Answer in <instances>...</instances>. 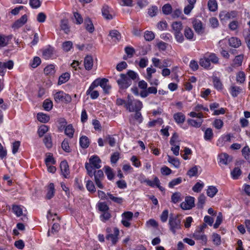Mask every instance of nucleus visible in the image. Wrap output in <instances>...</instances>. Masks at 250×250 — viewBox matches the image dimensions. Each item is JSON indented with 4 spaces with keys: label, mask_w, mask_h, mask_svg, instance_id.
Instances as JSON below:
<instances>
[{
    "label": "nucleus",
    "mask_w": 250,
    "mask_h": 250,
    "mask_svg": "<svg viewBox=\"0 0 250 250\" xmlns=\"http://www.w3.org/2000/svg\"><path fill=\"white\" fill-rule=\"evenodd\" d=\"M117 82L120 88L123 89L128 88L132 83L131 80L124 74H120V78L117 80Z\"/></svg>",
    "instance_id": "39448f33"
},
{
    "label": "nucleus",
    "mask_w": 250,
    "mask_h": 250,
    "mask_svg": "<svg viewBox=\"0 0 250 250\" xmlns=\"http://www.w3.org/2000/svg\"><path fill=\"white\" fill-rule=\"evenodd\" d=\"M184 35L187 39L192 40L193 38V32L191 29L186 27L184 30Z\"/></svg>",
    "instance_id": "c9c22d12"
},
{
    "label": "nucleus",
    "mask_w": 250,
    "mask_h": 250,
    "mask_svg": "<svg viewBox=\"0 0 250 250\" xmlns=\"http://www.w3.org/2000/svg\"><path fill=\"white\" fill-rule=\"evenodd\" d=\"M104 142H107L109 145L112 147L115 146L116 142L115 138L110 135H108L106 137Z\"/></svg>",
    "instance_id": "0e129e2a"
},
{
    "label": "nucleus",
    "mask_w": 250,
    "mask_h": 250,
    "mask_svg": "<svg viewBox=\"0 0 250 250\" xmlns=\"http://www.w3.org/2000/svg\"><path fill=\"white\" fill-rule=\"evenodd\" d=\"M93 175L94 176V180L97 186L100 188H104V186L102 183V181L104 178V174L103 170H94Z\"/></svg>",
    "instance_id": "423d86ee"
},
{
    "label": "nucleus",
    "mask_w": 250,
    "mask_h": 250,
    "mask_svg": "<svg viewBox=\"0 0 250 250\" xmlns=\"http://www.w3.org/2000/svg\"><path fill=\"white\" fill-rule=\"evenodd\" d=\"M27 21V16L26 15H24L14 22L13 25V27L19 28L23 25Z\"/></svg>",
    "instance_id": "9b49d317"
},
{
    "label": "nucleus",
    "mask_w": 250,
    "mask_h": 250,
    "mask_svg": "<svg viewBox=\"0 0 250 250\" xmlns=\"http://www.w3.org/2000/svg\"><path fill=\"white\" fill-rule=\"evenodd\" d=\"M44 74L46 75H52L55 73V66L53 64H50L46 66L44 69Z\"/></svg>",
    "instance_id": "bb28decb"
},
{
    "label": "nucleus",
    "mask_w": 250,
    "mask_h": 250,
    "mask_svg": "<svg viewBox=\"0 0 250 250\" xmlns=\"http://www.w3.org/2000/svg\"><path fill=\"white\" fill-rule=\"evenodd\" d=\"M108 80L105 78L101 79V83L100 86L103 88L104 92L108 93V91L110 88V86L107 84Z\"/></svg>",
    "instance_id": "cd10ccee"
},
{
    "label": "nucleus",
    "mask_w": 250,
    "mask_h": 250,
    "mask_svg": "<svg viewBox=\"0 0 250 250\" xmlns=\"http://www.w3.org/2000/svg\"><path fill=\"white\" fill-rule=\"evenodd\" d=\"M168 159L167 161L169 163L173 165L175 167H179L180 165V163L177 158H175L167 155Z\"/></svg>",
    "instance_id": "79ce46f5"
},
{
    "label": "nucleus",
    "mask_w": 250,
    "mask_h": 250,
    "mask_svg": "<svg viewBox=\"0 0 250 250\" xmlns=\"http://www.w3.org/2000/svg\"><path fill=\"white\" fill-rule=\"evenodd\" d=\"M221 20L225 21L230 19L231 14L229 12L223 11L219 15Z\"/></svg>",
    "instance_id": "e2e57ef3"
},
{
    "label": "nucleus",
    "mask_w": 250,
    "mask_h": 250,
    "mask_svg": "<svg viewBox=\"0 0 250 250\" xmlns=\"http://www.w3.org/2000/svg\"><path fill=\"white\" fill-rule=\"evenodd\" d=\"M212 240L214 244L217 246L221 244V237L217 233H213L212 235Z\"/></svg>",
    "instance_id": "680f3d73"
},
{
    "label": "nucleus",
    "mask_w": 250,
    "mask_h": 250,
    "mask_svg": "<svg viewBox=\"0 0 250 250\" xmlns=\"http://www.w3.org/2000/svg\"><path fill=\"white\" fill-rule=\"evenodd\" d=\"M80 144L82 148H87L89 145V141L88 137L85 136H82L80 139Z\"/></svg>",
    "instance_id": "412c9836"
},
{
    "label": "nucleus",
    "mask_w": 250,
    "mask_h": 250,
    "mask_svg": "<svg viewBox=\"0 0 250 250\" xmlns=\"http://www.w3.org/2000/svg\"><path fill=\"white\" fill-rule=\"evenodd\" d=\"M89 163L85 164V167L87 171V174L92 177L93 176V171L96 169L100 168L101 166V160L97 156H93L89 160Z\"/></svg>",
    "instance_id": "f257e3e1"
},
{
    "label": "nucleus",
    "mask_w": 250,
    "mask_h": 250,
    "mask_svg": "<svg viewBox=\"0 0 250 250\" xmlns=\"http://www.w3.org/2000/svg\"><path fill=\"white\" fill-rule=\"evenodd\" d=\"M119 234V230L117 228L114 229V234L107 235L106 238L108 240L111 241L113 244H115L118 241V236Z\"/></svg>",
    "instance_id": "9d476101"
},
{
    "label": "nucleus",
    "mask_w": 250,
    "mask_h": 250,
    "mask_svg": "<svg viewBox=\"0 0 250 250\" xmlns=\"http://www.w3.org/2000/svg\"><path fill=\"white\" fill-rule=\"evenodd\" d=\"M12 210L18 217L21 216L22 214V210L19 206L13 205L12 207Z\"/></svg>",
    "instance_id": "6e6d98bb"
},
{
    "label": "nucleus",
    "mask_w": 250,
    "mask_h": 250,
    "mask_svg": "<svg viewBox=\"0 0 250 250\" xmlns=\"http://www.w3.org/2000/svg\"><path fill=\"white\" fill-rule=\"evenodd\" d=\"M13 66L14 62L11 60H9L7 62H0V75L3 76L6 72V68L12 69Z\"/></svg>",
    "instance_id": "6e6552de"
},
{
    "label": "nucleus",
    "mask_w": 250,
    "mask_h": 250,
    "mask_svg": "<svg viewBox=\"0 0 250 250\" xmlns=\"http://www.w3.org/2000/svg\"><path fill=\"white\" fill-rule=\"evenodd\" d=\"M53 48L49 47L43 52V56L45 59H49L53 55Z\"/></svg>",
    "instance_id": "37998d69"
},
{
    "label": "nucleus",
    "mask_w": 250,
    "mask_h": 250,
    "mask_svg": "<svg viewBox=\"0 0 250 250\" xmlns=\"http://www.w3.org/2000/svg\"><path fill=\"white\" fill-rule=\"evenodd\" d=\"M162 11L165 15H169L171 13L172 7L170 4H165L162 7Z\"/></svg>",
    "instance_id": "13d9d810"
},
{
    "label": "nucleus",
    "mask_w": 250,
    "mask_h": 250,
    "mask_svg": "<svg viewBox=\"0 0 250 250\" xmlns=\"http://www.w3.org/2000/svg\"><path fill=\"white\" fill-rule=\"evenodd\" d=\"M217 192L218 189L215 187L210 186L208 187V188L207 190V194L208 196L212 198L215 196Z\"/></svg>",
    "instance_id": "b1692460"
},
{
    "label": "nucleus",
    "mask_w": 250,
    "mask_h": 250,
    "mask_svg": "<svg viewBox=\"0 0 250 250\" xmlns=\"http://www.w3.org/2000/svg\"><path fill=\"white\" fill-rule=\"evenodd\" d=\"M212 130L210 128H208L205 132L204 138L206 140H210L213 137Z\"/></svg>",
    "instance_id": "3c124183"
},
{
    "label": "nucleus",
    "mask_w": 250,
    "mask_h": 250,
    "mask_svg": "<svg viewBox=\"0 0 250 250\" xmlns=\"http://www.w3.org/2000/svg\"><path fill=\"white\" fill-rule=\"evenodd\" d=\"M200 65L204 68H208L210 65V62L207 57H205L200 60Z\"/></svg>",
    "instance_id": "e433bc0d"
},
{
    "label": "nucleus",
    "mask_w": 250,
    "mask_h": 250,
    "mask_svg": "<svg viewBox=\"0 0 250 250\" xmlns=\"http://www.w3.org/2000/svg\"><path fill=\"white\" fill-rule=\"evenodd\" d=\"M143 106L141 102L138 100H135L128 95L127 97L126 104L125 105V107L129 112H134L140 111Z\"/></svg>",
    "instance_id": "f03ea898"
},
{
    "label": "nucleus",
    "mask_w": 250,
    "mask_h": 250,
    "mask_svg": "<svg viewBox=\"0 0 250 250\" xmlns=\"http://www.w3.org/2000/svg\"><path fill=\"white\" fill-rule=\"evenodd\" d=\"M194 205V198L191 196L186 197L185 202H183L180 205L181 208L184 210L190 209Z\"/></svg>",
    "instance_id": "0eeeda50"
},
{
    "label": "nucleus",
    "mask_w": 250,
    "mask_h": 250,
    "mask_svg": "<svg viewBox=\"0 0 250 250\" xmlns=\"http://www.w3.org/2000/svg\"><path fill=\"white\" fill-rule=\"evenodd\" d=\"M74 132V129L72 125H68L65 128V133L70 138H72Z\"/></svg>",
    "instance_id": "f704fd0d"
},
{
    "label": "nucleus",
    "mask_w": 250,
    "mask_h": 250,
    "mask_svg": "<svg viewBox=\"0 0 250 250\" xmlns=\"http://www.w3.org/2000/svg\"><path fill=\"white\" fill-rule=\"evenodd\" d=\"M29 4L33 8H38L41 4V2L40 0H30Z\"/></svg>",
    "instance_id": "338daca9"
},
{
    "label": "nucleus",
    "mask_w": 250,
    "mask_h": 250,
    "mask_svg": "<svg viewBox=\"0 0 250 250\" xmlns=\"http://www.w3.org/2000/svg\"><path fill=\"white\" fill-rule=\"evenodd\" d=\"M187 0L189 4L185 7L184 12L185 14L188 15L194 8V4L196 3V0Z\"/></svg>",
    "instance_id": "2eb2a0df"
},
{
    "label": "nucleus",
    "mask_w": 250,
    "mask_h": 250,
    "mask_svg": "<svg viewBox=\"0 0 250 250\" xmlns=\"http://www.w3.org/2000/svg\"><path fill=\"white\" fill-rule=\"evenodd\" d=\"M193 26L195 31L200 34L202 33V23L201 21L197 20L193 21Z\"/></svg>",
    "instance_id": "aec40b11"
},
{
    "label": "nucleus",
    "mask_w": 250,
    "mask_h": 250,
    "mask_svg": "<svg viewBox=\"0 0 250 250\" xmlns=\"http://www.w3.org/2000/svg\"><path fill=\"white\" fill-rule=\"evenodd\" d=\"M54 100L56 103H70L71 101V96L62 91H59L54 95Z\"/></svg>",
    "instance_id": "20e7f679"
},
{
    "label": "nucleus",
    "mask_w": 250,
    "mask_h": 250,
    "mask_svg": "<svg viewBox=\"0 0 250 250\" xmlns=\"http://www.w3.org/2000/svg\"><path fill=\"white\" fill-rule=\"evenodd\" d=\"M47 192L45 196L46 199H51L54 196L55 192L54 185L53 183H50L47 187Z\"/></svg>",
    "instance_id": "f8f14e48"
},
{
    "label": "nucleus",
    "mask_w": 250,
    "mask_h": 250,
    "mask_svg": "<svg viewBox=\"0 0 250 250\" xmlns=\"http://www.w3.org/2000/svg\"><path fill=\"white\" fill-rule=\"evenodd\" d=\"M204 186V185L203 183H200L199 182H197L193 187L192 190L195 192H199L201 191Z\"/></svg>",
    "instance_id": "774afa93"
},
{
    "label": "nucleus",
    "mask_w": 250,
    "mask_h": 250,
    "mask_svg": "<svg viewBox=\"0 0 250 250\" xmlns=\"http://www.w3.org/2000/svg\"><path fill=\"white\" fill-rule=\"evenodd\" d=\"M11 39L9 36L0 35V46L4 47L8 45L9 41Z\"/></svg>",
    "instance_id": "7c9ffc66"
},
{
    "label": "nucleus",
    "mask_w": 250,
    "mask_h": 250,
    "mask_svg": "<svg viewBox=\"0 0 250 250\" xmlns=\"http://www.w3.org/2000/svg\"><path fill=\"white\" fill-rule=\"evenodd\" d=\"M193 237L195 239L201 240L205 244H206L207 241V238L206 236L204 234V233H201L199 232H195L193 234Z\"/></svg>",
    "instance_id": "5701e85b"
},
{
    "label": "nucleus",
    "mask_w": 250,
    "mask_h": 250,
    "mask_svg": "<svg viewBox=\"0 0 250 250\" xmlns=\"http://www.w3.org/2000/svg\"><path fill=\"white\" fill-rule=\"evenodd\" d=\"M37 119L39 121L45 123L49 121L50 117L49 116L42 113H39L37 114Z\"/></svg>",
    "instance_id": "a878e982"
},
{
    "label": "nucleus",
    "mask_w": 250,
    "mask_h": 250,
    "mask_svg": "<svg viewBox=\"0 0 250 250\" xmlns=\"http://www.w3.org/2000/svg\"><path fill=\"white\" fill-rule=\"evenodd\" d=\"M188 124L193 127H199L203 122L202 119H199L198 121L193 120V119H189L188 121Z\"/></svg>",
    "instance_id": "72a5a7b5"
},
{
    "label": "nucleus",
    "mask_w": 250,
    "mask_h": 250,
    "mask_svg": "<svg viewBox=\"0 0 250 250\" xmlns=\"http://www.w3.org/2000/svg\"><path fill=\"white\" fill-rule=\"evenodd\" d=\"M58 122L59 124L58 128L60 130H63L66 126L67 122L64 118H60L58 120Z\"/></svg>",
    "instance_id": "bf43d9fd"
},
{
    "label": "nucleus",
    "mask_w": 250,
    "mask_h": 250,
    "mask_svg": "<svg viewBox=\"0 0 250 250\" xmlns=\"http://www.w3.org/2000/svg\"><path fill=\"white\" fill-rule=\"evenodd\" d=\"M70 78V74L68 73H64L60 76L58 82L59 85H61L67 82Z\"/></svg>",
    "instance_id": "4be33fe9"
},
{
    "label": "nucleus",
    "mask_w": 250,
    "mask_h": 250,
    "mask_svg": "<svg viewBox=\"0 0 250 250\" xmlns=\"http://www.w3.org/2000/svg\"><path fill=\"white\" fill-rule=\"evenodd\" d=\"M245 80V73L242 71L239 72L236 76V81L238 82H239L240 83H242L244 82Z\"/></svg>",
    "instance_id": "052dcab7"
},
{
    "label": "nucleus",
    "mask_w": 250,
    "mask_h": 250,
    "mask_svg": "<svg viewBox=\"0 0 250 250\" xmlns=\"http://www.w3.org/2000/svg\"><path fill=\"white\" fill-rule=\"evenodd\" d=\"M172 27L174 32V33L181 32L183 28L182 23L180 21H175L173 22Z\"/></svg>",
    "instance_id": "393cba45"
},
{
    "label": "nucleus",
    "mask_w": 250,
    "mask_h": 250,
    "mask_svg": "<svg viewBox=\"0 0 250 250\" xmlns=\"http://www.w3.org/2000/svg\"><path fill=\"white\" fill-rule=\"evenodd\" d=\"M60 168L62 175L66 178L69 174V167L66 161H62L60 164Z\"/></svg>",
    "instance_id": "1a4fd4ad"
},
{
    "label": "nucleus",
    "mask_w": 250,
    "mask_h": 250,
    "mask_svg": "<svg viewBox=\"0 0 250 250\" xmlns=\"http://www.w3.org/2000/svg\"><path fill=\"white\" fill-rule=\"evenodd\" d=\"M206 197L203 194H201L198 198V203L197 204L198 208H202L206 201Z\"/></svg>",
    "instance_id": "de8ad7c7"
},
{
    "label": "nucleus",
    "mask_w": 250,
    "mask_h": 250,
    "mask_svg": "<svg viewBox=\"0 0 250 250\" xmlns=\"http://www.w3.org/2000/svg\"><path fill=\"white\" fill-rule=\"evenodd\" d=\"M243 156L250 163V149L248 146H245L242 150Z\"/></svg>",
    "instance_id": "c85d7f7f"
},
{
    "label": "nucleus",
    "mask_w": 250,
    "mask_h": 250,
    "mask_svg": "<svg viewBox=\"0 0 250 250\" xmlns=\"http://www.w3.org/2000/svg\"><path fill=\"white\" fill-rule=\"evenodd\" d=\"M84 25L87 31L89 33H92L94 30V27L91 20L87 18L84 20Z\"/></svg>",
    "instance_id": "f3484780"
},
{
    "label": "nucleus",
    "mask_w": 250,
    "mask_h": 250,
    "mask_svg": "<svg viewBox=\"0 0 250 250\" xmlns=\"http://www.w3.org/2000/svg\"><path fill=\"white\" fill-rule=\"evenodd\" d=\"M61 29L63 30L66 34H68L70 31L68 21L67 20H62L61 21Z\"/></svg>",
    "instance_id": "2f4dec72"
},
{
    "label": "nucleus",
    "mask_w": 250,
    "mask_h": 250,
    "mask_svg": "<svg viewBox=\"0 0 250 250\" xmlns=\"http://www.w3.org/2000/svg\"><path fill=\"white\" fill-rule=\"evenodd\" d=\"M45 162V164H46V166H48L50 164H55V162H56V161L54 160V158L53 157V155H52V154H51V153L48 154Z\"/></svg>",
    "instance_id": "4d7b16f0"
},
{
    "label": "nucleus",
    "mask_w": 250,
    "mask_h": 250,
    "mask_svg": "<svg viewBox=\"0 0 250 250\" xmlns=\"http://www.w3.org/2000/svg\"><path fill=\"white\" fill-rule=\"evenodd\" d=\"M102 15L107 20H111L112 19L111 15L109 14V7L108 6H104L102 8Z\"/></svg>",
    "instance_id": "473e14b6"
},
{
    "label": "nucleus",
    "mask_w": 250,
    "mask_h": 250,
    "mask_svg": "<svg viewBox=\"0 0 250 250\" xmlns=\"http://www.w3.org/2000/svg\"><path fill=\"white\" fill-rule=\"evenodd\" d=\"M229 45L234 48H238L241 44L240 40L236 37H231L229 40Z\"/></svg>",
    "instance_id": "4468645a"
},
{
    "label": "nucleus",
    "mask_w": 250,
    "mask_h": 250,
    "mask_svg": "<svg viewBox=\"0 0 250 250\" xmlns=\"http://www.w3.org/2000/svg\"><path fill=\"white\" fill-rule=\"evenodd\" d=\"M105 173L107 175V178L109 180H112L114 177L112 169L109 166H105L104 167Z\"/></svg>",
    "instance_id": "8fccbe9b"
},
{
    "label": "nucleus",
    "mask_w": 250,
    "mask_h": 250,
    "mask_svg": "<svg viewBox=\"0 0 250 250\" xmlns=\"http://www.w3.org/2000/svg\"><path fill=\"white\" fill-rule=\"evenodd\" d=\"M107 196L110 200L116 203L121 204L123 202L124 199L122 198L115 197L113 196V195L109 193H107Z\"/></svg>",
    "instance_id": "a19ab883"
},
{
    "label": "nucleus",
    "mask_w": 250,
    "mask_h": 250,
    "mask_svg": "<svg viewBox=\"0 0 250 250\" xmlns=\"http://www.w3.org/2000/svg\"><path fill=\"white\" fill-rule=\"evenodd\" d=\"M84 65L86 70H89L92 69L93 65V61L91 56H87L85 57Z\"/></svg>",
    "instance_id": "ddd939ff"
},
{
    "label": "nucleus",
    "mask_w": 250,
    "mask_h": 250,
    "mask_svg": "<svg viewBox=\"0 0 250 250\" xmlns=\"http://www.w3.org/2000/svg\"><path fill=\"white\" fill-rule=\"evenodd\" d=\"M231 94V95L235 97L240 93L241 89L238 86L232 85L230 87Z\"/></svg>",
    "instance_id": "c03bdc74"
},
{
    "label": "nucleus",
    "mask_w": 250,
    "mask_h": 250,
    "mask_svg": "<svg viewBox=\"0 0 250 250\" xmlns=\"http://www.w3.org/2000/svg\"><path fill=\"white\" fill-rule=\"evenodd\" d=\"M179 215H176L169 217L168 220L169 229L173 234H175L176 231L181 228V220L179 218Z\"/></svg>",
    "instance_id": "7ed1b4c3"
},
{
    "label": "nucleus",
    "mask_w": 250,
    "mask_h": 250,
    "mask_svg": "<svg viewBox=\"0 0 250 250\" xmlns=\"http://www.w3.org/2000/svg\"><path fill=\"white\" fill-rule=\"evenodd\" d=\"M173 118L177 124H182L185 120V116L181 112H178L174 114Z\"/></svg>",
    "instance_id": "6ab92c4d"
},
{
    "label": "nucleus",
    "mask_w": 250,
    "mask_h": 250,
    "mask_svg": "<svg viewBox=\"0 0 250 250\" xmlns=\"http://www.w3.org/2000/svg\"><path fill=\"white\" fill-rule=\"evenodd\" d=\"M241 174L242 171L239 167H235L231 172V175L234 179H237Z\"/></svg>",
    "instance_id": "4c0bfd02"
},
{
    "label": "nucleus",
    "mask_w": 250,
    "mask_h": 250,
    "mask_svg": "<svg viewBox=\"0 0 250 250\" xmlns=\"http://www.w3.org/2000/svg\"><path fill=\"white\" fill-rule=\"evenodd\" d=\"M48 127L46 125H42L38 129V133L40 137H42L43 135L48 131Z\"/></svg>",
    "instance_id": "a18cd8bd"
},
{
    "label": "nucleus",
    "mask_w": 250,
    "mask_h": 250,
    "mask_svg": "<svg viewBox=\"0 0 250 250\" xmlns=\"http://www.w3.org/2000/svg\"><path fill=\"white\" fill-rule=\"evenodd\" d=\"M73 21L77 24H81L83 22V19L81 15L78 12L74 13Z\"/></svg>",
    "instance_id": "ea45409f"
},
{
    "label": "nucleus",
    "mask_w": 250,
    "mask_h": 250,
    "mask_svg": "<svg viewBox=\"0 0 250 250\" xmlns=\"http://www.w3.org/2000/svg\"><path fill=\"white\" fill-rule=\"evenodd\" d=\"M231 161L230 157L226 153L221 154L220 155V163L224 165H227Z\"/></svg>",
    "instance_id": "a211bd4d"
},
{
    "label": "nucleus",
    "mask_w": 250,
    "mask_h": 250,
    "mask_svg": "<svg viewBox=\"0 0 250 250\" xmlns=\"http://www.w3.org/2000/svg\"><path fill=\"white\" fill-rule=\"evenodd\" d=\"M98 206L99 210L103 212L107 211L109 210V207L105 203H99Z\"/></svg>",
    "instance_id": "69168bd1"
},
{
    "label": "nucleus",
    "mask_w": 250,
    "mask_h": 250,
    "mask_svg": "<svg viewBox=\"0 0 250 250\" xmlns=\"http://www.w3.org/2000/svg\"><path fill=\"white\" fill-rule=\"evenodd\" d=\"M182 180L181 177H178L174 179L169 183L168 186L170 188H173L174 186L180 184L182 182Z\"/></svg>",
    "instance_id": "864d4df0"
},
{
    "label": "nucleus",
    "mask_w": 250,
    "mask_h": 250,
    "mask_svg": "<svg viewBox=\"0 0 250 250\" xmlns=\"http://www.w3.org/2000/svg\"><path fill=\"white\" fill-rule=\"evenodd\" d=\"M73 43L71 41H66L62 44V48L65 52H68L72 48Z\"/></svg>",
    "instance_id": "09e8293b"
},
{
    "label": "nucleus",
    "mask_w": 250,
    "mask_h": 250,
    "mask_svg": "<svg viewBox=\"0 0 250 250\" xmlns=\"http://www.w3.org/2000/svg\"><path fill=\"white\" fill-rule=\"evenodd\" d=\"M109 36H110L113 41L115 42H119L121 38V35L119 32L116 30H113L110 31Z\"/></svg>",
    "instance_id": "dca6fc26"
},
{
    "label": "nucleus",
    "mask_w": 250,
    "mask_h": 250,
    "mask_svg": "<svg viewBox=\"0 0 250 250\" xmlns=\"http://www.w3.org/2000/svg\"><path fill=\"white\" fill-rule=\"evenodd\" d=\"M87 189L92 192L94 193L96 191V188L93 182L91 180H88L86 184Z\"/></svg>",
    "instance_id": "603ef678"
},
{
    "label": "nucleus",
    "mask_w": 250,
    "mask_h": 250,
    "mask_svg": "<svg viewBox=\"0 0 250 250\" xmlns=\"http://www.w3.org/2000/svg\"><path fill=\"white\" fill-rule=\"evenodd\" d=\"M43 142L47 147H51L52 144L51 136L50 135H46L44 138Z\"/></svg>",
    "instance_id": "5fc2aeb1"
},
{
    "label": "nucleus",
    "mask_w": 250,
    "mask_h": 250,
    "mask_svg": "<svg viewBox=\"0 0 250 250\" xmlns=\"http://www.w3.org/2000/svg\"><path fill=\"white\" fill-rule=\"evenodd\" d=\"M43 107L46 111L50 110L53 107L52 102L49 99H46L43 103Z\"/></svg>",
    "instance_id": "49530a36"
},
{
    "label": "nucleus",
    "mask_w": 250,
    "mask_h": 250,
    "mask_svg": "<svg viewBox=\"0 0 250 250\" xmlns=\"http://www.w3.org/2000/svg\"><path fill=\"white\" fill-rule=\"evenodd\" d=\"M182 200V195L180 192H175L171 196V202L174 204L178 203Z\"/></svg>",
    "instance_id": "c756f323"
},
{
    "label": "nucleus",
    "mask_w": 250,
    "mask_h": 250,
    "mask_svg": "<svg viewBox=\"0 0 250 250\" xmlns=\"http://www.w3.org/2000/svg\"><path fill=\"white\" fill-rule=\"evenodd\" d=\"M208 5V9L211 11H215L217 9V3L215 0H209Z\"/></svg>",
    "instance_id": "58836bf2"
}]
</instances>
